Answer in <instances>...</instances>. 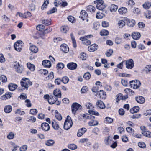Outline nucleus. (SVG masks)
<instances>
[{
  "label": "nucleus",
  "instance_id": "obj_8",
  "mask_svg": "<svg viewBox=\"0 0 151 151\" xmlns=\"http://www.w3.org/2000/svg\"><path fill=\"white\" fill-rule=\"evenodd\" d=\"M96 95V96H99L100 98L102 99H105L106 97V92L102 90L98 91Z\"/></svg>",
  "mask_w": 151,
  "mask_h": 151
},
{
  "label": "nucleus",
  "instance_id": "obj_11",
  "mask_svg": "<svg viewBox=\"0 0 151 151\" xmlns=\"http://www.w3.org/2000/svg\"><path fill=\"white\" fill-rule=\"evenodd\" d=\"M87 129L85 128H82L79 129L77 133V136L80 137L82 136L86 132Z\"/></svg>",
  "mask_w": 151,
  "mask_h": 151
},
{
  "label": "nucleus",
  "instance_id": "obj_55",
  "mask_svg": "<svg viewBox=\"0 0 151 151\" xmlns=\"http://www.w3.org/2000/svg\"><path fill=\"white\" fill-rule=\"evenodd\" d=\"M88 113L92 115H94L96 116H99V114L97 112L92 110H89Z\"/></svg>",
  "mask_w": 151,
  "mask_h": 151
},
{
  "label": "nucleus",
  "instance_id": "obj_56",
  "mask_svg": "<svg viewBox=\"0 0 151 151\" xmlns=\"http://www.w3.org/2000/svg\"><path fill=\"white\" fill-rule=\"evenodd\" d=\"M145 16L147 18L150 19L151 17V12L150 11H147L145 14Z\"/></svg>",
  "mask_w": 151,
  "mask_h": 151
},
{
  "label": "nucleus",
  "instance_id": "obj_39",
  "mask_svg": "<svg viewBox=\"0 0 151 151\" xmlns=\"http://www.w3.org/2000/svg\"><path fill=\"white\" fill-rule=\"evenodd\" d=\"M142 133L145 136L148 137H151V132L149 131H143Z\"/></svg>",
  "mask_w": 151,
  "mask_h": 151
},
{
  "label": "nucleus",
  "instance_id": "obj_14",
  "mask_svg": "<svg viewBox=\"0 0 151 151\" xmlns=\"http://www.w3.org/2000/svg\"><path fill=\"white\" fill-rule=\"evenodd\" d=\"M53 95H54L55 98H61V94L60 91L59 89H57L54 90L53 91Z\"/></svg>",
  "mask_w": 151,
  "mask_h": 151
},
{
  "label": "nucleus",
  "instance_id": "obj_40",
  "mask_svg": "<svg viewBox=\"0 0 151 151\" xmlns=\"http://www.w3.org/2000/svg\"><path fill=\"white\" fill-rule=\"evenodd\" d=\"M55 142L52 140H47L45 144L48 146H51L53 145L54 144Z\"/></svg>",
  "mask_w": 151,
  "mask_h": 151
},
{
  "label": "nucleus",
  "instance_id": "obj_46",
  "mask_svg": "<svg viewBox=\"0 0 151 151\" xmlns=\"http://www.w3.org/2000/svg\"><path fill=\"white\" fill-rule=\"evenodd\" d=\"M39 71L40 74H43L45 75H47L48 73V71L45 69H41L39 70Z\"/></svg>",
  "mask_w": 151,
  "mask_h": 151
},
{
  "label": "nucleus",
  "instance_id": "obj_54",
  "mask_svg": "<svg viewBox=\"0 0 151 151\" xmlns=\"http://www.w3.org/2000/svg\"><path fill=\"white\" fill-rule=\"evenodd\" d=\"M105 121H106L107 123L111 124L113 122V119L109 117H106L105 119Z\"/></svg>",
  "mask_w": 151,
  "mask_h": 151
},
{
  "label": "nucleus",
  "instance_id": "obj_32",
  "mask_svg": "<svg viewBox=\"0 0 151 151\" xmlns=\"http://www.w3.org/2000/svg\"><path fill=\"white\" fill-rule=\"evenodd\" d=\"M27 66L28 68L31 71H34L35 69V67L34 65L30 63H27Z\"/></svg>",
  "mask_w": 151,
  "mask_h": 151
},
{
  "label": "nucleus",
  "instance_id": "obj_47",
  "mask_svg": "<svg viewBox=\"0 0 151 151\" xmlns=\"http://www.w3.org/2000/svg\"><path fill=\"white\" fill-rule=\"evenodd\" d=\"M68 147L70 149L75 150L77 148V146L75 144H72L68 145Z\"/></svg>",
  "mask_w": 151,
  "mask_h": 151
},
{
  "label": "nucleus",
  "instance_id": "obj_18",
  "mask_svg": "<svg viewBox=\"0 0 151 151\" xmlns=\"http://www.w3.org/2000/svg\"><path fill=\"white\" fill-rule=\"evenodd\" d=\"M42 65L44 67L50 68L51 65L50 61L48 60H45L42 62Z\"/></svg>",
  "mask_w": 151,
  "mask_h": 151
},
{
  "label": "nucleus",
  "instance_id": "obj_53",
  "mask_svg": "<svg viewBox=\"0 0 151 151\" xmlns=\"http://www.w3.org/2000/svg\"><path fill=\"white\" fill-rule=\"evenodd\" d=\"M16 114H19L21 115H22L25 114V112L24 111H22L20 109H17L15 111Z\"/></svg>",
  "mask_w": 151,
  "mask_h": 151
},
{
  "label": "nucleus",
  "instance_id": "obj_37",
  "mask_svg": "<svg viewBox=\"0 0 151 151\" xmlns=\"http://www.w3.org/2000/svg\"><path fill=\"white\" fill-rule=\"evenodd\" d=\"M125 21L122 20H119L118 23V25L120 28H122L125 25Z\"/></svg>",
  "mask_w": 151,
  "mask_h": 151
},
{
  "label": "nucleus",
  "instance_id": "obj_63",
  "mask_svg": "<svg viewBox=\"0 0 151 151\" xmlns=\"http://www.w3.org/2000/svg\"><path fill=\"white\" fill-rule=\"evenodd\" d=\"M25 103H26V106L27 107H30L31 106L32 104L30 102V101L29 99H27L25 101Z\"/></svg>",
  "mask_w": 151,
  "mask_h": 151
},
{
  "label": "nucleus",
  "instance_id": "obj_16",
  "mask_svg": "<svg viewBox=\"0 0 151 151\" xmlns=\"http://www.w3.org/2000/svg\"><path fill=\"white\" fill-rule=\"evenodd\" d=\"M87 13L85 10H82L80 12V15L79 17L83 20H84L87 17Z\"/></svg>",
  "mask_w": 151,
  "mask_h": 151
},
{
  "label": "nucleus",
  "instance_id": "obj_27",
  "mask_svg": "<svg viewBox=\"0 0 151 151\" xmlns=\"http://www.w3.org/2000/svg\"><path fill=\"white\" fill-rule=\"evenodd\" d=\"M30 50L32 52L34 53H37L38 51L37 47L36 46L33 45L30 46Z\"/></svg>",
  "mask_w": 151,
  "mask_h": 151
},
{
  "label": "nucleus",
  "instance_id": "obj_44",
  "mask_svg": "<svg viewBox=\"0 0 151 151\" xmlns=\"http://www.w3.org/2000/svg\"><path fill=\"white\" fill-rule=\"evenodd\" d=\"M49 3V0H44L43 4L42 6V10L46 8L47 6V4Z\"/></svg>",
  "mask_w": 151,
  "mask_h": 151
},
{
  "label": "nucleus",
  "instance_id": "obj_13",
  "mask_svg": "<svg viewBox=\"0 0 151 151\" xmlns=\"http://www.w3.org/2000/svg\"><path fill=\"white\" fill-rule=\"evenodd\" d=\"M98 46L96 44H93L88 47V49L89 51L90 52H94L97 49Z\"/></svg>",
  "mask_w": 151,
  "mask_h": 151
},
{
  "label": "nucleus",
  "instance_id": "obj_29",
  "mask_svg": "<svg viewBox=\"0 0 151 151\" xmlns=\"http://www.w3.org/2000/svg\"><path fill=\"white\" fill-rule=\"evenodd\" d=\"M118 12L120 14H123L127 12V9L125 7H122L119 9Z\"/></svg>",
  "mask_w": 151,
  "mask_h": 151
},
{
  "label": "nucleus",
  "instance_id": "obj_21",
  "mask_svg": "<svg viewBox=\"0 0 151 151\" xmlns=\"http://www.w3.org/2000/svg\"><path fill=\"white\" fill-rule=\"evenodd\" d=\"M57 100V98L52 96L48 99V101L50 104H54Z\"/></svg>",
  "mask_w": 151,
  "mask_h": 151
},
{
  "label": "nucleus",
  "instance_id": "obj_22",
  "mask_svg": "<svg viewBox=\"0 0 151 151\" xmlns=\"http://www.w3.org/2000/svg\"><path fill=\"white\" fill-rule=\"evenodd\" d=\"M139 110V108L138 106H135L130 109V112L132 114L138 112Z\"/></svg>",
  "mask_w": 151,
  "mask_h": 151
},
{
  "label": "nucleus",
  "instance_id": "obj_24",
  "mask_svg": "<svg viewBox=\"0 0 151 151\" xmlns=\"http://www.w3.org/2000/svg\"><path fill=\"white\" fill-rule=\"evenodd\" d=\"M17 86L13 83H10L8 85L9 89L11 91H13L17 88Z\"/></svg>",
  "mask_w": 151,
  "mask_h": 151
},
{
  "label": "nucleus",
  "instance_id": "obj_62",
  "mask_svg": "<svg viewBox=\"0 0 151 151\" xmlns=\"http://www.w3.org/2000/svg\"><path fill=\"white\" fill-rule=\"evenodd\" d=\"M45 28V26L43 25H39L36 27L37 29L39 31H42Z\"/></svg>",
  "mask_w": 151,
  "mask_h": 151
},
{
  "label": "nucleus",
  "instance_id": "obj_7",
  "mask_svg": "<svg viewBox=\"0 0 151 151\" xmlns=\"http://www.w3.org/2000/svg\"><path fill=\"white\" fill-rule=\"evenodd\" d=\"M126 62V67L128 69H132L134 66L133 60L130 59L127 60L125 61Z\"/></svg>",
  "mask_w": 151,
  "mask_h": 151
},
{
  "label": "nucleus",
  "instance_id": "obj_31",
  "mask_svg": "<svg viewBox=\"0 0 151 151\" xmlns=\"http://www.w3.org/2000/svg\"><path fill=\"white\" fill-rule=\"evenodd\" d=\"M88 124L90 126H96L98 125V122L95 120H91L88 122Z\"/></svg>",
  "mask_w": 151,
  "mask_h": 151
},
{
  "label": "nucleus",
  "instance_id": "obj_33",
  "mask_svg": "<svg viewBox=\"0 0 151 151\" xmlns=\"http://www.w3.org/2000/svg\"><path fill=\"white\" fill-rule=\"evenodd\" d=\"M42 22L45 25H50L51 24L50 19H44L42 20Z\"/></svg>",
  "mask_w": 151,
  "mask_h": 151
},
{
  "label": "nucleus",
  "instance_id": "obj_26",
  "mask_svg": "<svg viewBox=\"0 0 151 151\" xmlns=\"http://www.w3.org/2000/svg\"><path fill=\"white\" fill-rule=\"evenodd\" d=\"M104 17V14L103 12H97L96 17L97 19H101Z\"/></svg>",
  "mask_w": 151,
  "mask_h": 151
},
{
  "label": "nucleus",
  "instance_id": "obj_15",
  "mask_svg": "<svg viewBox=\"0 0 151 151\" xmlns=\"http://www.w3.org/2000/svg\"><path fill=\"white\" fill-rule=\"evenodd\" d=\"M42 128L43 130L45 131L49 130L50 129V126L47 123H43L41 125Z\"/></svg>",
  "mask_w": 151,
  "mask_h": 151
},
{
  "label": "nucleus",
  "instance_id": "obj_6",
  "mask_svg": "<svg viewBox=\"0 0 151 151\" xmlns=\"http://www.w3.org/2000/svg\"><path fill=\"white\" fill-rule=\"evenodd\" d=\"M82 108V106L78 103H73L71 106L72 111L73 113L75 114L78 109H81Z\"/></svg>",
  "mask_w": 151,
  "mask_h": 151
},
{
  "label": "nucleus",
  "instance_id": "obj_45",
  "mask_svg": "<svg viewBox=\"0 0 151 151\" xmlns=\"http://www.w3.org/2000/svg\"><path fill=\"white\" fill-rule=\"evenodd\" d=\"M91 77V75L89 72H87L85 73L83 76V78L86 80L89 79Z\"/></svg>",
  "mask_w": 151,
  "mask_h": 151
},
{
  "label": "nucleus",
  "instance_id": "obj_48",
  "mask_svg": "<svg viewBox=\"0 0 151 151\" xmlns=\"http://www.w3.org/2000/svg\"><path fill=\"white\" fill-rule=\"evenodd\" d=\"M15 136L13 132H10L7 136V138L9 139H13Z\"/></svg>",
  "mask_w": 151,
  "mask_h": 151
},
{
  "label": "nucleus",
  "instance_id": "obj_60",
  "mask_svg": "<svg viewBox=\"0 0 151 151\" xmlns=\"http://www.w3.org/2000/svg\"><path fill=\"white\" fill-rule=\"evenodd\" d=\"M126 129L127 131L130 134H133L134 132V129H132L131 128L128 127L126 128Z\"/></svg>",
  "mask_w": 151,
  "mask_h": 151
},
{
  "label": "nucleus",
  "instance_id": "obj_50",
  "mask_svg": "<svg viewBox=\"0 0 151 151\" xmlns=\"http://www.w3.org/2000/svg\"><path fill=\"white\" fill-rule=\"evenodd\" d=\"M113 53V50L112 49H109L107 50L106 53V55L109 57L111 56Z\"/></svg>",
  "mask_w": 151,
  "mask_h": 151
},
{
  "label": "nucleus",
  "instance_id": "obj_58",
  "mask_svg": "<svg viewBox=\"0 0 151 151\" xmlns=\"http://www.w3.org/2000/svg\"><path fill=\"white\" fill-rule=\"evenodd\" d=\"M133 13L135 14H138L140 12V10L137 8H134L132 11Z\"/></svg>",
  "mask_w": 151,
  "mask_h": 151
},
{
  "label": "nucleus",
  "instance_id": "obj_20",
  "mask_svg": "<svg viewBox=\"0 0 151 151\" xmlns=\"http://www.w3.org/2000/svg\"><path fill=\"white\" fill-rule=\"evenodd\" d=\"M132 38L134 40L139 39L140 37V34L138 32H134L132 33Z\"/></svg>",
  "mask_w": 151,
  "mask_h": 151
},
{
  "label": "nucleus",
  "instance_id": "obj_30",
  "mask_svg": "<svg viewBox=\"0 0 151 151\" xmlns=\"http://www.w3.org/2000/svg\"><path fill=\"white\" fill-rule=\"evenodd\" d=\"M12 110V106L10 105H8L5 106L4 108V111L6 113L10 112Z\"/></svg>",
  "mask_w": 151,
  "mask_h": 151
},
{
  "label": "nucleus",
  "instance_id": "obj_25",
  "mask_svg": "<svg viewBox=\"0 0 151 151\" xmlns=\"http://www.w3.org/2000/svg\"><path fill=\"white\" fill-rule=\"evenodd\" d=\"M12 93L10 92L6 93L5 95L2 96L1 99L3 100H6L11 97Z\"/></svg>",
  "mask_w": 151,
  "mask_h": 151
},
{
  "label": "nucleus",
  "instance_id": "obj_38",
  "mask_svg": "<svg viewBox=\"0 0 151 151\" xmlns=\"http://www.w3.org/2000/svg\"><path fill=\"white\" fill-rule=\"evenodd\" d=\"M55 117L59 121L61 120L62 119L61 115L56 110L55 111Z\"/></svg>",
  "mask_w": 151,
  "mask_h": 151
},
{
  "label": "nucleus",
  "instance_id": "obj_4",
  "mask_svg": "<svg viewBox=\"0 0 151 151\" xmlns=\"http://www.w3.org/2000/svg\"><path fill=\"white\" fill-rule=\"evenodd\" d=\"M130 86L132 88L134 89H137L140 86L141 83L138 80L132 81L129 82Z\"/></svg>",
  "mask_w": 151,
  "mask_h": 151
},
{
  "label": "nucleus",
  "instance_id": "obj_57",
  "mask_svg": "<svg viewBox=\"0 0 151 151\" xmlns=\"http://www.w3.org/2000/svg\"><path fill=\"white\" fill-rule=\"evenodd\" d=\"M145 70L147 73H151V65H148L146 66Z\"/></svg>",
  "mask_w": 151,
  "mask_h": 151
},
{
  "label": "nucleus",
  "instance_id": "obj_51",
  "mask_svg": "<svg viewBox=\"0 0 151 151\" xmlns=\"http://www.w3.org/2000/svg\"><path fill=\"white\" fill-rule=\"evenodd\" d=\"M0 80L3 82H6L7 81V79L6 77L3 75L0 76Z\"/></svg>",
  "mask_w": 151,
  "mask_h": 151
},
{
  "label": "nucleus",
  "instance_id": "obj_23",
  "mask_svg": "<svg viewBox=\"0 0 151 151\" xmlns=\"http://www.w3.org/2000/svg\"><path fill=\"white\" fill-rule=\"evenodd\" d=\"M83 117L86 119L91 120L95 118V117L91 115V114H83Z\"/></svg>",
  "mask_w": 151,
  "mask_h": 151
},
{
  "label": "nucleus",
  "instance_id": "obj_17",
  "mask_svg": "<svg viewBox=\"0 0 151 151\" xmlns=\"http://www.w3.org/2000/svg\"><path fill=\"white\" fill-rule=\"evenodd\" d=\"M126 21L127 22V25L129 27H132L135 24V22L134 20H130L129 19H126Z\"/></svg>",
  "mask_w": 151,
  "mask_h": 151
},
{
  "label": "nucleus",
  "instance_id": "obj_19",
  "mask_svg": "<svg viewBox=\"0 0 151 151\" xmlns=\"http://www.w3.org/2000/svg\"><path fill=\"white\" fill-rule=\"evenodd\" d=\"M136 100L137 102L140 104H143L145 101V99L142 96H139L136 97Z\"/></svg>",
  "mask_w": 151,
  "mask_h": 151
},
{
  "label": "nucleus",
  "instance_id": "obj_36",
  "mask_svg": "<svg viewBox=\"0 0 151 151\" xmlns=\"http://www.w3.org/2000/svg\"><path fill=\"white\" fill-rule=\"evenodd\" d=\"M117 6L114 4L111 5L110 7V11L112 12H115L117 10Z\"/></svg>",
  "mask_w": 151,
  "mask_h": 151
},
{
  "label": "nucleus",
  "instance_id": "obj_61",
  "mask_svg": "<svg viewBox=\"0 0 151 151\" xmlns=\"http://www.w3.org/2000/svg\"><path fill=\"white\" fill-rule=\"evenodd\" d=\"M127 4L128 5L131 7H132L135 4V2L132 0H129Z\"/></svg>",
  "mask_w": 151,
  "mask_h": 151
},
{
  "label": "nucleus",
  "instance_id": "obj_1",
  "mask_svg": "<svg viewBox=\"0 0 151 151\" xmlns=\"http://www.w3.org/2000/svg\"><path fill=\"white\" fill-rule=\"evenodd\" d=\"M22 86L24 88V89L27 90L28 89L29 86H31L32 82L30 81L29 78H23L20 82Z\"/></svg>",
  "mask_w": 151,
  "mask_h": 151
},
{
  "label": "nucleus",
  "instance_id": "obj_5",
  "mask_svg": "<svg viewBox=\"0 0 151 151\" xmlns=\"http://www.w3.org/2000/svg\"><path fill=\"white\" fill-rule=\"evenodd\" d=\"M14 66L16 72L19 73H22L23 70V67L19 62H15Z\"/></svg>",
  "mask_w": 151,
  "mask_h": 151
},
{
  "label": "nucleus",
  "instance_id": "obj_64",
  "mask_svg": "<svg viewBox=\"0 0 151 151\" xmlns=\"http://www.w3.org/2000/svg\"><path fill=\"white\" fill-rule=\"evenodd\" d=\"M30 114L33 115H35L37 113V111L36 109H31L30 111Z\"/></svg>",
  "mask_w": 151,
  "mask_h": 151
},
{
  "label": "nucleus",
  "instance_id": "obj_42",
  "mask_svg": "<svg viewBox=\"0 0 151 151\" xmlns=\"http://www.w3.org/2000/svg\"><path fill=\"white\" fill-rule=\"evenodd\" d=\"M68 29V27L67 26H62L61 27L60 30L62 32L66 33Z\"/></svg>",
  "mask_w": 151,
  "mask_h": 151
},
{
  "label": "nucleus",
  "instance_id": "obj_10",
  "mask_svg": "<svg viewBox=\"0 0 151 151\" xmlns=\"http://www.w3.org/2000/svg\"><path fill=\"white\" fill-rule=\"evenodd\" d=\"M67 67L70 69L73 70L76 68L77 67V65L76 63L73 62L70 63L67 65Z\"/></svg>",
  "mask_w": 151,
  "mask_h": 151
},
{
  "label": "nucleus",
  "instance_id": "obj_28",
  "mask_svg": "<svg viewBox=\"0 0 151 151\" xmlns=\"http://www.w3.org/2000/svg\"><path fill=\"white\" fill-rule=\"evenodd\" d=\"M70 35L72 41L73 46L74 48H76V42L75 37L73 36V33H71L70 34Z\"/></svg>",
  "mask_w": 151,
  "mask_h": 151
},
{
  "label": "nucleus",
  "instance_id": "obj_35",
  "mask_svg": "<svg viewBox=\"0 0 151 151\" xmlns=\"http://www.w3.org/2000/svg\"><path fill=\"white\" fill-rule=\"evenodd\" d=\"M52 125L53 128L55 130L58 129L59 127L58 124L57 123L55 120H53L52 122Z\"/></svg>",
  "mask_w": 151,
  "mask_h": 151
},
{
  "label": "nucleus",
  "instance_id": "obj_59",
  "mask_svg": "<svg viewBox=\"0 0 151 151\" xmlns=\"http://www.w3.org/2000/svg\"><path fill=\"white\" fill-rule=\"evenodd\" d=\"M122 41L121 38L119 37H117L115 39V42L117 45L121 44Z\"/></svg>",
  "mask_w": 151,
  "mask_h": 151
},
{
  "label": "nucleus",
  "instance_id": "obj_43",
  "mask_svg": "<svg viewBox=\"0 0 151 151\" xmlns=\"http://www.w3.org/2000/svg\"><path fill=\"white\" fill-rule=\"evenodd\" d=\"M54 77L53 72H51L48 75V76L45 78L46 80H48L50 79H52Z\"/></svg>",
  "mask_w": 151,
  "mask_h": 151
},
{
  "label": "nucleus",
  "instance_id": "obj_9",
  "mask_svg": "<svg viewBox=\"0 0 151 151\" xmlns=\"http://www.w3.org/2000/svg\"><path fill=\"white\" fill-rule=\"evenodd\" d=\"M61 50L65 53H68L69 51V48L68 45L65 44H62L60 47Z\"/></svg>",
  "mask_w": 151,
  "mask_h": 151
},
{
  "label": "nucleus",
  "instance_id": "obj_2",
  "mask_svg": "<svg viewBox=\"0 0 151 151\" xmlns=\"http://www.w3.org/2000/svg\"><path fill=\"white\" fill-rule=\"evenodd\" d=\"M73 124L71 117L68 116L64 123V128L66 130H68L71 127Z\"/></svg>",
  "mask_w": 151,
  "mask_h": 151
},
{
  "label": "nucleus",
  "instance_id": "obj_3",
  "mask_svg": "<svg viewBox=\"0 0 151 151\" xmlns=\"http://www.w3.org/2000/svg\"><path fill=\"white\" fill-rule=\"evenodd\" d=\"M94 3L96 4V7L99 10H103L105 7L104 4V1L102 0H97L94 1Z\"/></svg>",
  "mask_w": 151,
  "mask_h": 151
},
{
  "label": "nucleus",
  "instance_id": "obj_52",
  "mask_svg": "<svg viewBox=\"0 0 151 151\" xmlns=\"http://www.w3.org/2000/svg\"><path fill=\"white\" fill-rule=\"evenodd\" d=\"M61 81L64 84L67 83L69 81V78L67 77H63Z\"/></svg>",
  "mask_w": 151,
  "mask_h": 151
},
{
  "label": "nucleus",
  "instance_id": "obj_12",
  "mask_svg": "<svg viewBox=\"0 0 151 151\" xmlns=\"http://www.w3.org/2000/svg\"><path fill=\"white\" fill-rule=\"evenodd\" d=\"M96 105L100 109H104L105 108L104 103L101 100H98L96 103Z\"/></svg>",
  "mask_w": 151,
  "mask_h": 151
},
{
  "label": "nucleus",
  "instance_id": "obj_34",
  "mask_svg": "<svg viewBox=\"0 0 151 151\" xmlns=\"http://www.w3.org/2000/svg\"><path fill=\"white\" fill-rule=\"evenodd\" d=\"M142 6L144 9H147L151 6V3L149 2H146L143 4Z\"/></svg>",
  "mask_w": 151,
  "mask_h": 151
},
{
  "label": "nucleus",
  "instance_id": "obj_49",
  "mask_svg": "<svg viewBox=\"0 0 151 151\" xmlns=\"http://www.w3.org/2000/svg\"><path fill=\"white\" fill-rule=\"evenodd\" d=\"M100 35L101 36H106L109 34V32L107 30H103L100 32Z\"/></svg>",
  "mask_w": 151,
  "mask_h": 151
},
{
  "label": "nucleus",
  "instance_id": "obj_41",
  "mask_svg": "<svg viewBox=\"0 0 151 151\" xmlns=\"http://www.w3.org/2000/svg\"><path fill=\"white\" fill-rule=\"evenodd\" d=\"M95 9V8L92 6H88L87 7V11L88 12H94Z\"/></svg>",
  "mask_w": 151,
  "mask_h": 151
}]
</instances>
